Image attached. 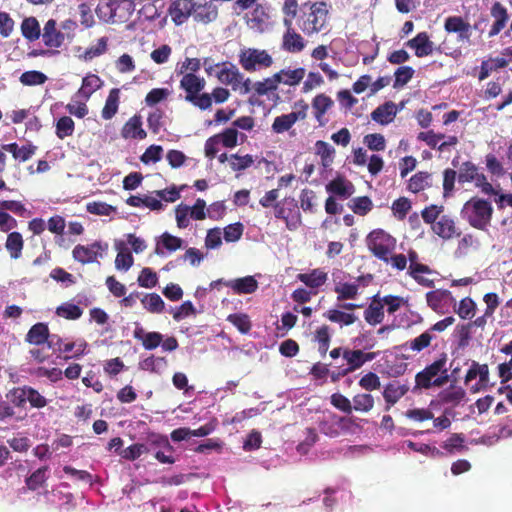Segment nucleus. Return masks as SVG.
Listing matches in <instances>:
<instances>
[{
  "label": "nucleus",
  "instance_id": "obj_1",
  "mask_svg": "<svg viewBox=\"0 0 512 512\" xmlns=\"http://www.w3.org/2000/svg\"><path fill=\"white\" fill-rule=\"evenodd\" d=\"M493 212L494 209L490 201L474 196L464 203L461 217L471 227L485 231L491 224Z\"/></svg>",
  "mask_w": 512,
  "mask_h": 512
},
{
  "label": "nucleus",
  "instance_id": "obj_2",
  "mask_svg": "<svg viewBox=\"0 0 512 512\" xmlns=\"http://www.w3.org/2000/svg\"><path fill=\"white\" fill-rule=\"evenodd\" d=\"M447 359V354L441 353L438 359L418 372L415 375L414 389H430L433 386L441 387L446 384L449 380Z\"/></svg>",
  "mask_w": 512,
  "mask_h": 512
},
{
  "label": "nucleus",
  "instance_id": "obj_3",
  "mask_svg": "<svg viewBox=\"0 0 512 512\" xmlns=\"http://www.w3.org/2000/svg\"><path fill=\"white\" fill-rule=\"evenodd\" d=\"M205 83V79L195 73H185L180 81V87L186 92L185 100L201 110L212 106L210 94H199L204 89Z\"/></svg>",
  "mask_w": 512,
  "mask_h": 512
},
{
  "label": "nucleus",
  "instance_id": "obj_4",
  "mask_svg": "<svg viewBox=\"0 0 512 512\" xmlns=\"http://www.w3.org/2000/svg\"><path fill=\"white\" fill-rule=\"evenodd\" d=\"M328 9L325 2L312 4L308 12H303L298 19L299 28L306 34L312 35L320 32L326 25Z\"/></svg>",
  "mask_w": 512,
  "mask_h": 512
},
{
  "label": "nucleus",
  "instance_id": "obj_5",
  "mask_svg": "<svg viewBox=\"0 0 512 512\" xmlns=\"http://www.w3.org/2000/svg\"><path fill=\"white\" fill-rule=\"evenodd\" d=\"M366 245L377 259L387 261L396 249V239L383 229H374L367 235Z\"/></svg>",
  "mask_w": 512,
  "mask_h": 512
},
{
  "label": "nucleus",
  "instance_id": "obj_6",
  "mask_svg": "<svg viewBox=\"0 0 512 512\" xmlns=\"http://www.w3.org/2000/svg\"><path fill=\"white\" fill-rule=\"evenodd\" d=\"M274 216L285 222L289 231H295L302 225V216L297 201L293 197H286L274 205Z\"/></svg>",
  "mask_w": 512,
  "mask_h": 512
},
{
  "label": "nucleus",
  "instance_id": "obj_7",
  "mask_svg": "<svg viewBox=\"0 0 512 512\" xmlns=\"http://www.w3.org/2000/svg\"><path fill=\"white\" fill-rule=\"evenodd\" d=\"M239 63L247 72L256 71L257 68H268L273 64L271 55L266 50L247 48L241 50Z\"/></svg>",
  "mask_w": 512,
  "mask_h": 512
},
{
  "label": "nucleus",
  "instance_id": "obj_8",
  "mask_svg": "<svg viewBox=\"0 0 512 512\" xmlns=\"http://www.w3.org/2000/svg\"><path fill=\"white\" fill-rule=\"evenodd\" d=\"M294 108L297 110L282 114L274 119L272 123L274 133L282 134L292 128L297 121L306 119L309 106L303 99L296 102Z\"/></svg>",
  "mask_w": 512,
  "mask_h": 512
},
{
  "label": "nucleus",
  "instance_id": "obj_9",
  "mask_svg": "<svg viewBox=\"0 0 512 512\" xmlns=\"http://www.w3.org/2000/svg\"><path fill=\"white\" fill-rule=\"evenodd\" d=\"M375 357V352H364L360 349L345 347L343 359L346 361L347 366L338 370V376H346L360 369L365 363L372 361Z\"/></svg>",
  "mask_w": 512,
  "mask_h": 512
},
{
  "label": "nucleus",
  "instance_id": "obj_10",
  "mask_svg": "<svg viewBox=\"0 0 512 512\" xmlns=\"http://www.w3.org/2000/svg\"><path fill=\"white\" fill-rule=\"evenodd\" d=\"M107 249L108 244L101 241H95L89 245L78 244L74 247L72 256L81 264H89L97 261L98 257H102Z\"/></svg>",
  "mask_w": 512,
  "mask_h": 512
},
{
  "label": "nucleus",
  "instance_id": "obj_11",
  "mask_svg": "<svg viewBox=\"0 0 512 512\" xmlns=\"http://www.w3.org/2000/svg\"><path fill=\"white\" fill-rule=\"evenodd\" d=\"M120 135L125 140H144L147 132L143 128L141 115L135 114L130 117L122 126Z\"/></svg>",
  "mask_w": 512,
  "mask_h": 512
},
{
  "label": "nucleus",
  "instance_id": "obj_12",
  "mask_svg": "<svg viewBox=\"0 0 512 512\" xmlns=\"http://www.w3.org/2000/svg\"><path fill=\"white\" fill-rule=\"evenodd\" d=\"M286 32L283 35L282 48L290 53L301 52L305 47L303 37L292 28L291 19L284 18Z\"/></svg>",
  "mask_w": 512,
  "mask_h": 512
},
{
  "label": "nucleus",
  "instance_id": "obj_13",
  "mask_svg": "<svg viewBox=\"0 0 512 512\" xmlns=\"http://www.w3.org/2000/svg\"><path fill=\"white\" fill-rule=\"evenodd\" d=\"M194 0H174L169 7V15L176 25H181L193 16Z\"/></svg>",
  "mask_w": 512,
  "mask_h": 512
},
{
  "label": "nucleus",
  "instance_id": "obj_14",
  "mask_svg": "<svg viewBox=\"0 0 512 512\" xmlns=\"http://www.w3.org/2000/svg\"><path fill=\"white\" fill-rule=\"evenodd\" d=\"M409 391V385L400 381H391L387 383L382 392L386 403L385 410L388 411Z\"/></svg>",
  "mask_w": 512,
  "mask_h": 512
},
{
  "label": "nucleus",
  "instance_id": "obj_15",
  "mask_svg": "<svg viewBox=\"0 0 512 512\" xmlns=\"http://www.w3.org/2000/svg\"><path fill=\"white\" fill-rule=\"evenodd\" d=\"M406 45L415 51L419 58L429 56L434 51V43L427 32H420L414 38L407 41Z\"/></svg>",
  "mask_w": 512,
  "mask_h": 512
},
{
  "label": "nucleus",
  "instance_id": "obj_16",
  "mask_svg": "<svg viewBox=\"0 0 512 512\" xmlns=\"http://www.w3.org/2000/svg\"><path fill=\"white\" fill-rule=\"evenodd\" d=\"M333 105L334 101L332 98L324 93L318 94L313 98V113L319 126L323 127L327 124L328 120L324 116L333 107Z\"/></svg>",
  "mask_w": 512,
  "mask_h": 512
},
{
  "label": "nucleus",
  "instance_id": "obj_17",
  "mask_svg": "<svg viewBox=\"0 0 512 512\" xmlns=\"http://www.w3.org/2000/svg\"><path fill=\"white\" fill-rule=\"evenodd\" d=\"M218 17V7L212 0L206 1L203 4L195 3L193 10V19L196 22L209 24L215 21Z\"/></svg>",
  "mask_w": 512,
  "mask_h": 512
},
{
  "label": "nucleus",
  "instance_id": "obj_18",
  "mask_svg": "<svg viewBox=\"0 0 512 512\" xmlns=\"http://www.w3.org/2000/svg\"><path fill=\"white\" fill-rule=\"evenodd\" d=\"M75 347H77V350L72 357L79 358L84 354L87 343L85 341L78 345L75 342L64 343L63 340L57 335H52L48 343V348H51L55 352L59 353L71 352Z\"/></svg>",
  "mask_w": 512,
  "mask_h": 512
},
{
  "label": "nucleus",
  "instance_id": "obj_19",
  "mask_svg": "<svg viewBox=\"0 0 512 512\" xmlns=\"http://www.w3.org/2000/svg\"><path fill=\"white\" fill-rule=\"evenodd\" d=\"M42 39L44 44L50 48H59L64 42V35L57 30V23L54 19H49L43 29Z\"/></svg>",
  "mask_w": 512,
  "mask_h": 512
},
{
  "label": "nucleus",
  "instance_id": "obj_20",
  "mask_svg": "<svg viewBox=\"0 0 512 512\" xmlns=\"http://www.w3.org/2000/svg\"><path fill=\"white\" fill-rule=\"evenodd\" d=\"M296 278L311 290L317 291L328 280V274L320 268H315L308 273H299Z\"/></svg>",
  "mask_w": 512,
  "mask_h": 512
},
{
  "label": "nucleus",
  "instance_id": "obj_21",
  "mask_svg": "<svg viewBox=\"0 0 512 512\" xmlns=\"http://www.w3.org/2000/svg\"><path fill=\"white\" fill-rule=\"evenodd\" d=\"M447 33H457L459 40H468L470 37V24L460 16H449L444 23Z\"/></svg>",
  "mask_w": 512,
  "mask_h": 512
},
{
  "label": "nucleus",
  "instance_id": "obj_22",
  "mask_svg": "<svg viewBox=\"0 0 512 512\" xmlns=\"http://www.w3.org/2000/svg\"><path fill=\"white\" fill-rule=\"evenodd\" d=\"M50 335L48 325L42 322L34 324L28 331L25 341L29 344L40 346L49 343Z\"/></svg>",
  "mask_w": 512,
  "mask_h": 512
},
{
  "label": "nucleus",
  "instance_id": "obj_23",
  "mask_svg": "<svg viewBox=\"0 0 512 512\" xmlns=\"http://www.w3.org/2000/svg\"><path fill=\"white\" fill-rule=\"evenodd\" d=\"M397 111L395 103L388 101L373 110L371 119L381 125H387L394 120Z\"/></svg>",
  "mask_w": 512,
  "mask_h": 512
},
{
  "label": "nucleus",
  "instance_id": "obj_24",
  "mask_svg": "<svg viewBox=\"0 0 512 512\" xmlns=\"http://www.w3.org/2000/svg\"><path fill=\"white\" fill-rule=\"evenodd\" d=\"M327 192L347 199L354 193V185L344 177H337L326 185Z\"/></svg>",
  "mask_w": 512,
  "mask_h": 512
},
{
  "label": "nucleus",
  "instance_id": "obj_25",
  "mask_svg": "<svg viewBox=\"0 0 512 512\" xmlns=\"http://www.w3.org/2000/svg\"><path fill=\"white\" fill-rule=\"evenodd\" d=\"M432 230L443 239H451L460 235V233L456 232L454 220L448 215H442L440 219L432 225Z\"/></svg>",
  "mask_w": 512,
  "mask_h": 512
},
{
  "label": "nucleus",
  "instance_id": "obj_26",
  "mask_svg": "<svg viewBox=\"0 0 512 512\" xmlns=\"http://www.w3.org/2000/svg\"><path fill=\"white\" fill-rule=\"evenodd\" d=\"M183 243V239L174 236L168 232H164L162 233V235L160 236L159 240L156 243L155 253L157 255H163L164 252L162 248H164L168 252H175L182 248Z\"/></svg>",
  "mask_w": 512,
  "mask_h": 512
},
{
  "label": "nucleus",
  "instance_id": "obj_27",
  "mask_svg": "<svg viewBox=\"0 0 512 512\" xmlns=\"http://www.w3.org/2000/svg\"><path fill=\"white\" fill-rule=\"evenodd\" d=\"M364 319L365 321L375 326L380 324L384 320V306L380 299L375 296L372 302L368 305V307L364 311Z\"/></svg>",
  "mask_w": 512,
  "mask_h": 512
},
{
  "label": "nucleus",
  "instance_id": "obj_28",
  "mask_svg": "<svg viewBox=\"0 0 512 512\" xmlns=\"http://www.w3.org/2000/svg\"><path fill=\"white\" fill-rule=\"evenodd\" d=\"M224 284L232 288V290L239 295L254 293L258 288V282L253 276L237 278L235 280L225 282Z\"/></svg>",
  "mask_w": 512,
  "mask_h": 512
},
{
  "label": "nucleus",
  "instance_id": "obj_29",
  "mask_svg": "<svg viewBox=\"0 0 512 512\" xmlns=\"http://www.w3.org/2000/svg\"><path fill=\"white\" fill-rule=\"evenodd\" d=\"M113 5L114 23L127 22L135 10L132 0H114Z\"/></svg>",
  "mask_w": 512,
  "mask_h": 512
},
{
  "label": "nucleus",
  "instance_id": "obj_30",
  "mask_svg": "<svg viewBox=\"0 0 512 512\" xmlns=\"http://www.w3.org/2000/svg\"><path fill=\"white\" fill-rule=\"evenodd\" d=\"M432 185V174L427 171H419L414 174L407 184V190L412 193H419Z\"/></svg>",
  "mask_w": 512,
  "mask_h": 512
},
{
  "label": "nucleus",
  "instance_id": "obj_31",
  "mask_svg": "<svg viewBox=\"0 0 512 512\" xmlns=\"http://www.w3.org/2000/svg\"><path fill=\"white\" fill-rule=\"evenodd\" d=\"M2 149L10 152L15 159H19L22 162L29 160L36 152L37 147L29 143L21 147L16 142L3 144Z\"/></svg>",
  "mask_w": 512,
  "mask_h": 512
},
{
  "label": "nucleus",
  "instance_id": "obj_32",
  "mask_svg": "<svg viewBox=\"0 0 512 512\" xmlns=\"http://www.w3.org/2000/svg\"><path fill=\"white\" fill-rule=\"evenodd\" d=\"M334 292L339 302L356 299L359 294V284L356 282H335Z\"/></svg>",
  "mask_w": 512,
  "mask_h": 512
},
{
  "label": "nucleus",
  "instance_id": "obj_33",
  "mask_svg": "<svg viewBox=\"0 0 512 512\" xmlns=\"http://www.w3.org/2000/svg\"><path fill=\"white\" fill-rule=\"evenodd\" d=\"M48 478L49 467L42 466L25 479V485L28 490L36 491L37 489L46 485Z\"/></svg>",
  "mask_w": 512,
  "mask_h": 512
},
{
  "label": "nucleus",
  "instance_id": "obj_34",
  "mask_svg": "<svg viewBox=\"0 0 512 512\" xmlns=\"http://www.w3.org/2000/svg\"><path fill=\"white\" fill-rule=\"evenodd\" d=\"M432 270L428 265L422 263H415L413 266H409L408 274L421 286L432 288L434 287V281L428 279L420 274H431Z\"/></svg>",
  "mask_w": 512,
  "mask_h": 512
},
{
  "label": "nucleus",
  "instance_id": "obj_35",
  "mask_svg": "<svg viewBox=\"0 0 512 512\" xmlns=\"http://www.w3.org/2000/svg\"><path fill=\"white\" fill-rule=\"evenodd\" d=\"M24 240L19 232H10L5 242V248L12 259H18L22 255Z\"/></svg>",
  "mask_w": 512,
  "mask_h": 512
},
{
  "label": "nucleus",
  "instance_id": "obj_36",
  "mask_svg": "<svg viewBox=\"0 0 512 512\" xmlns=\"http://www.w3.org/2000/svg\"><path fill=\"white\" fill-rule=\"evenodd\" d=\"M120 91L117 88L110 90L108 97L106 98L105 105L102 109L101 116L105 120L112 119L119 107Z\"/></svg>",
  "mask_w": 512,
  "mask_h": 512
},
{
  "label": "nucleus",
  "instance_id": "obj_37",
  "mask_svg": "<svg viewBox=\"0 0 512 512\" xmlns=\"http://www.w3.org/2000/svg\"><path fill=\"white\" fill-rule=\"evenodd\" d=\"M220 82L231 85L234 90H237L239 82L241 81V73L234 65L230 67L224 66L217 73Z\"/></svg>",
  "mask_w": 512,
  "mask_h": 512
},
{
  "label": "nucleus",
  "instance_id": "obj_38",
  "mask_svg": "<svg viewBox=\"0 0 512 512\" xmlns=\"http://www.w3.org/2000/svg\"><path fill=\"white\" fill-rule=\"evenodd\" d=\"M279 77V84L283 83L289 86L298 85L305 76V69L300 67L294 70L291 69H282L279 72L275 73Z\"/></svg>",
  "mask_w": 512,
  "mask_h": 512
},
{
  "label": "nucleus",
  "instance_id": "obj_39",
  "mask_svg": "<svg viewBox=\"0 0 512 512\" xmlns=\"http://www.w3.org/2000/svg\"><path fill=\"white\" fill-rule=\"evenodd\" d=\"M21 33L30 42L36 41L41 35L40 24L35 17H27L21 23Z\"/></svg>",
  "mask_w": 512,
  "mask_h": 512
},
{
  "label": "nucleus",
  "instance_id": "obj_40",
  "mask_svg": "<svg viewBox=\"0 0 512 512\" xmlns=\"http://www.w3.org/2000/svg\"><path fill=\"white\" fill-rule=\"evenodd\" d=\"M329 321L337 323L340 326H349L357 321V316L352 313H347L338 309H330L325 314Z\"/></svg>",
  "mask_w": 512,
  "mask_h": 512
},
{
  "label": "nucleus",
  "instance_id": "obj_41",
  "mask_svg": "<svg viewBox=\"0 0 512 512\" xmlns=\"http://www.w3.org/2000/svg\"><path fill=\"white\" fill-rule=\"evenodd\" d=\"M465 397V391L458 386H450L440 392L439 398L442 403L458 405Z\"/></svg>",
  "mask_w": 512,
  "mask_h": 512
},
{
  "label": "nucleus",
  "instance_id": "obj_42",
  "mask_svg": "<svg viewBox=\"0 0 512 512\" xmlns=\"http://www.w3.org/2000/svg\"><path fill=\"white\" fill-rule=\"evenodd\" d=\"M441 447L448 454H455L467 450L465 446V436L462 433H453L447 440H445Z\"/></svg>",
  "mask_w": 512,
  "mask_h": 512
},
{
  "label": "nucleus",
  "instance_id": "obj_43",
  "mask_svg": "<svg viewBox=\"0 0 512 512\" xmlns=\"http://www.w3.org/2000/svg\"><path fill=\"white\" fill-rule=\"evenodd\" d=\"M143 307L150 313L159 314L165 309L163 299L157 293H148L141 298Z\"/></svg>",
  "mask_w": 512,
  "mask_h": 512
},
{
  "label": "nucleus",
  "instance_id": "obj_44",
  "mask_svg": "<svg viewBox=\"0 0 512 512\" xmlns=\"http://www.w3.org/2000/svg\"><path fill=\"white\" fill-rule=\"evenodd\" d=\"M433 338L434 336L430 334V331L426 330L413 340L406 342L403 348L419 353L430 346Z\"/></svg>",
  "mask_w": 512,
  "mask_h": 512
},
{
  "label": "nucleus",
  "instance_id": "obj_45",
  "mask_svg": "<svg viewBox=\"0 0 512 512\" xmlns=\"http://www.w3.org/2000/svg\"><path fill=\"white\" fill-rule=\"evenodd\" d=\"M314 340L318 344V352L320 355L325 356L331 341L329 326L322 325L321 327L317 328L314 333Z\"/></svg>",
  "mask_w": 512,
  "mask_h": 512
},
{
  "label": "nucleus",
  "instance_id": "obj_46",
  "mask_svg": "<svg viewBox=\"0 0 512 512\" xmlns=\"http://www.w3.org/2000/svg\"><path fill=\"white\" fill-rule=\"evenodd\" d=\"M279 85V77L272 75L271 77L265 78L263 81H258L253 84V90L257 96H264L269 92L277 90Z\"/></svg>",
  "mask_w": 512,
  "mask_h": 512
},
{
  "label": "nucleus",
  "instance_id": "obj_47",
  "mask_svg": "<svg viewBox=\"0 0 512 512\" xmlns=\"http://www.w3.org/2000/svg\"><path fill=\"white\" fill-rule=\"evenodd\" d=\"M102 84L103 82L99 76L89 74L83 78L79 92L88 99L96 90L101 88Z\"/></svg>",
  "mask_w": 512,
  "mask_h": 512
},
{
  "label": "nucleus",
  "instance_id": "obj_48",
  "mask_svg": "<svg viewBox=\"0 0 512 512\" xmlns=\"http://www.w3.org/2000/svg\"><path fill=\"white\" fill-rule=\"evenodd\" d=\"M75 130V123L69 116H62L56 122V136L63 140L66 137L72 136Z\"/></svg>",
  "mask_w": 512,
  "mask_h": 512
},
{
  "label": "nucleus",
  "instance_id": "obj_49",
  "mask_svg": "<svg viewBox=\"0 0 512 512\" xmlns=\"http://www.w3.org/2000/svg\"><path fill=\"white\" fill-rule=\"evenodd\" d=\"M352 401V410L355 411L369 412L374 407V397L368 393L356 394Z\"/></svg>",
  "mask_w": 512,
  "mask_h": 512
},
{
  "label": "nucleus",
  "instance_id": "obj_50",
  "mask_svg": "<svg viewBox=\"0 0 512 512\" xmlns=\"http://www.w3.org/2000/svg\"><path fill=\"white\" fill-rule=\"evenodd\" d=\"M56 314L67 320H77L82 316L83 310L78 305L66 302L57 307Z\"/></svg>",
  "mask_w": 512,
  "mask_h": 512
},
{
  "label": "nucleus",
  "instance_id": "obj_51",
  "mask_svg": "<svg viewBox=\"0 0 512 512\" xmlns=\"http://www.w3.org/2000/svg\"><path fill=\"white\" fill-rule=\"evenodd\" d=\"M349 207L355 214L365 216L372 210L373 203L368 196H360L353 198Z\"/></svg>",
  "mask_w": 512,
  "mask_h": 512
},
{
  "label": "nucleus",
  "instance_id": "obj_52",
  "mask_svg": "<svg viewBox=\"0 0 512 512\" xmlns=\"http://www.w3.org/2000/svg\"><path fill=\"white\" fill-rule=\"evenodd\" d=\"M227 321L233 324L240 333L247 334L251 330L250 318L245 313H234L227 317Z\"/></svg>",
  "mask_w": 512,
  "mask_h": 512
},
{
  "label": "nucleus",
  "instance_id": "obj_53",
  "mask_svg": "<svg viewBox=\"0 0 512 512\" xmlns=\"http://www.w3.org/2000/svg\"><path fill=\"white\" fill-rule=\"evenodd\" d=\"M27 386L15 387L8 391L6 398L11 404L18 408H24L27 402Z\"/></svg>",
  "mask_w": 512,
  "mask_h": 512
},
{
  "label": "nucleus",
  "instance_id": "obj_54",
  "mask_svg": "<svg viewBox=\"0 0 512 512\" xmlns=\"http://www.w3.org/2000/svg\"><path fill=\"white\" fill-rule=\"evenodd\" d=\"M450 294L448 290H433L426 293V301L428 306L439 312L442 308V302Z\"/></svg>",
  "mask_w": 512,
  "mask_h": 512
},
{
  "label": "nucleus",
  "instance_id": "obj_55",
  "mask_svg": "<svg viewBox=\"0 0 512 512\" xmlns=\"http://www.w3.org/2000/svg\"><path fill=\"white\" fill-rule=\"evenodd\" d=\"M479 172L478 167L471 161H465L462 163L459 173L458 181L460 183L473 182L476 178V174Z\"/></svg>",
  "mask_w": 512,
  "mask_h": 512
},
{
  "label": "nucleus",
  "instance_id": "obj_56",
  "mask_svg": "<svg viewBox=\"0 0 512 512\" xmlns=\"http://www.w3.org/2000/svg\"><path fill=\"white\" fill-rule=\"evenodd\" d=\"M414 69L410 66H401L396 69L394 76L393 87L395 89L401 88L406 85L414 76Z\"/></svg>",
  "mask_w": 512,
  "mask_h": 512
},
{
  "label": "nucleus",
  "instance_id": "obj_57",
  "mask_svg": "<svg viewBox=\"0 0 512 512\" xmlns=\"http://www.w3.org/2000/svg\"><path fill=\"white\" fill-rule=\"evenodd\" d=\"M300 206L304 212L315 213L316 194L313 190L305 188L300 193Z\"/></svg>",
  "mask_w": 512,
  "mask_h": 512
},
{
  "label": "nucleus",
  "instance_id": "obj_58",
  "mask_svg": "<svg viewBox=\"0 0 512 512\" xmlns=\"http://www.w3.org/2000/svg\"><path fill=\"white\" fill-rule=\"evenodd\" d=\"M47 80V76L36 70L26 71L20 76V82L26 86L41 85Z\"/></svg>",
  "mask_w": 512,
  "mask_h": 512
},
{
  "label": "nucleus",
  "instance_id": "obj_59",
  "mask_svg": "<svg viewBox=\"0 0 512 512\" xmlns=\"http://www.w3.org/2000/svg\"><path fill=\"white\" fill-rule=\"evenodd\" d=\"M315 147L317 154L321 157L324 166H328L330 163H332L335 150L331 145L325 141L318 140L315 143Z\"/></svg>",
  "mask_w": 512,
  "mask_h": 512
},
{
  "label": "nucleus",
  "instance_id": "obj_60",
  "mask_svg": "<svg viewBox=\"0 0 512 512\" xmlns=\"http://www.w3.org/2000/svg\"><path fill=\"white\" fill-rule=\"evenodd\" d=\"M411 207V201L408 198L400 197L393 202L391 209L397 219L404 220Z\"/></svg>",
  "mask_w": 512,
  "mask_h": 512
},
{
  "label": "nucleus",
  "instance_id": "obj_61",
  "mask_svg": "<svg viewBox=\"0 0 512 512\" xmlns=\"http://www.w3.org/2000/svg\"><path fill=\"white\" fill-rule=\"evenodd\" d=\"M86 210L94 215L109 216L116 212V207L105 202L94 201L87 204Z\"/></svg>",
  "mask_w": 512,
  "mask_h": 512
},
{
  "label": "nucleus",
  "instance_id": "obj_62",
  "mask_svg": "<svg viewBox=\"0 0 512 512\" xmlns=\"http://www.w3.org/2000/svg\"><path fill=\"white\" fill-rule=\"evenodd\" d=\"M138 284L144 288H153L157 285L158 277L151 268H143L138 276Z\"/></svg>",
  "mask_w": 512,
  "mask_h": 512
},
{
  "label": "nucleus",
  "instance_id": "obj_63",
  "mask_svg": "<svg viewBox=\"0 0 512 512\" xmlns=\"http://www.w3.org/2000/svg\"><path fill=\"white\" fill-rule=\"evenodd\" d=\"M218 140L226 148H233L238 144V131L236 128H226L216 135Z\"/></svg>",
  "mask_w": 512,
  "mask_h": 512
},
{
  "label": "nucleus",
  "instance_id": "obj_64",
  "mask_svg": "<svg viewBox=\"0 0 512 512\" xmlns=\"http://www.w3.org/2000/svg\"><path fill=\"white\" fill-rule=\"evenodd\" d=\"M164 112L161 109H155L147 117V125L152 133L158 134L163 127Z\"/></svg>",
  "mask_w": 512,
  "mask_h": 512
}]
</instances>
